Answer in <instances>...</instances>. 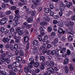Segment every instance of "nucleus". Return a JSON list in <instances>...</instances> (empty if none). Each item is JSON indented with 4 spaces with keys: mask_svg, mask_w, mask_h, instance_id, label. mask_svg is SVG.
I'll return each instance as SVG.
<instances>
[{
    "mask_svg": "<svg viewBox=\"0 0 75 75\" xmlns=\"http://www.w3.org/2000/svg\"><path fill=\"white\" fill-rule=\"evenodd\" d=\"M6 54L8 55V56H6V62L7 64H9V63H10V61H12L13 59V58L12 57L13 55L11 53L8 51L6 52ZM8 59L10 60H8Z\"/></svg>",
    "mask_w": 75,
    "mask_h": 75,
    "instance_id": "1",
    "label": "nucleus"
},
{
    "mask_svg": "<svg viewBox=\"0 0 75 75\" xmlns=\"http://www.w3.org/2000/svg\"><path fill=\"white\" fill-rule=\"evenodd\" d=\"M7 21H8V18L7 17H5L2 18L0 21V25H3L6 24Z\"/></svg>",
    "mask_w": 75,
    "mask_h": 75,
    "instance_id": "2",
    "label": "nucleus"
},
{
    "mask_svg": "<svg viewBox=\"0 0 75 75\" xmlns=\"http://www.w3.org/2000/svg\"><path fill=\"white\" fill-rule=\"evenodd\" d=\"M29 61H30V62L29 63H28V67L30 68H33V65L32 64L34 63V60L33 58H30L29 59Z\"/></svg>",
    "mask_w": 75,
    "mask_h": 75,
    "instance_id": "3",
    "label": "nucleus"
},
{
    "mask_svg": "<svg viewBox=\"0 0 75 75\" xmlns=\"http://www.w3.org/2000/svg\"><path fill=\"white\" fill-rule=\"evenodd\" d=\"M47 65L48 67H54V63L52 61H51L50 62H47Z\"/></svg>",
    "mask_w": 75,
    "mask_h": 75,
    "instance_id": "4",
    "label": "nucleus"
},
{
    "mask_svg": "<svg viewBox=\"0 0 75 75\" xmlns=\"http://www.w3.org/2000/svg\"><path fill=\"white\" fill-rule=\"evenodd\" d=\"M17 65L20 67V68H22V65L21 64V63L19 62H14L13 64V65L14 66V67H16V65Z\"/></svg>",
    "mask_w": 75,
    "mask_h": 75,
    "instance_id": "5",
    "label": "nucleus"
},
{
    "mask_svg": "<svg viewBox=\"0 0 75 75\" xmlns=\"http://www.w3.org/2000/svg\"><path fill=\"white\" fill-rule=\"evenodd\" d=\"M64 3L65 4L66 6L68 8H69L71 7V6H72V3L70 2L69 3L67 1H65Z\"/></svg>",
    "mask_w": 75,
    "mask_h": 75,
    "instance_id": "6",
    "label": "nucleus"
},
{
    "mask_svg": "<svg viewBox=\"0 0 75 75\" xmlns=\"http://www.w3.org/2000/svg\"><path fill=\"white\" fill-rule=\"evenodd\" d=\"M54 69L52 68H50V70L47 71V75H50V74H51L54 73Z\"/></svg>",
    "mask_w": 75,
    "mask_h": 75,
    "instance_id": "7",
    "label": "nucleus"
},
{
    "mask_svg": "<svg viewBox=\"0 0 75 75\" xmlns=\"http://www.w3.org/2000/svg\"><path fill=\"white\" fill-rule=\"evenodd\" d=\"M51 35H50L49 36V40L50 42L52 41V40L54 39L53 38H52V35L53 36H55V32H52L51 33Z\"/></svg>",
    "mask_w": 75,
    "mask_h": 75,
    "instance_id": "8",
    "label": "nucleus"
},
{
    "mask_svg": "<svg viewBox=\"0 0 75 75\" xmlns=\"http://www.w3.org/2000/svg\"><path fill=\"white\" fill-rule=\"evenodd\" d=\"M58 38H56L54 39V41L51 42V43L53 45H55L57 44V43L58 42Z\"/></svg>",
    "mask_w": 75,
    "mask_h": 75,
    "instance_id": "9",
    "label": "nucleus"
},
{
    "mask_svg": "<svg viewBox=\"0 0 75 75\" xmlns=\"http://www.w3.org/2000/svg\"><path fill=\"white\" fill-rule=\"evenodd\" d=\"M10 40V39H9L8 38V37H7L6 38H4L2 40V41L4 42H8Z\"/></svg>",
    "mask_w": 75,
    "mask_h": 75,
    "instance_id": "10",
    "label": "nucleus"
},
{
    "mask_svg": "<svg viewBox=\"0 0 75 75\" xmlns=\"http://www.w3.org/2000/svg\"><path fill=\"white\" fill-rule=\"evenodd\" d=\"M24 71L26 73L28 72H29L30 73H31V70H30V71L28 67H25L24 69Z\"/></svg>",
    "mask_w": 75,
    "mask_h": 75,
    "instance_id": "11",
    "label": "nucleus"
},
{
    "mask_svg": "<svg viewBox=\"0 0 75 75\" xmlns=\"http://www.w3.org/2000/svg\"><path fill=\"white\" fill-rule=\"evenodd\" d=\"M32 2L34 4H38L39 2H40V0H32Z\"/></svg>",
    "mask_w": 75,
    "mask_h": 75,
    "instance_id": "12",
    "label": "nucleus"
},
{
    "mask_svg": "<svg viewBox=\"0 0 75 75\" xmlns=\"http://www.w3.org/2000/svg\"><path fill=\"white\" fill-rule=\"evenodd\" d=\"M33 44L34 46H37L38 45V42L37 40H35L33 41Z\"/></svg>",
    "mask_w": 75,
    "mask_h": 75,
    "instance_id": "13",
    "label": "nucleus"
},
{
    "mask_svg": "<svg viewBox=\"0 0 75 75\" xmlns=\"http://www.w3.org/2000/svg\"><path fill=\"white\" fill-rule=\"evenodd\" d=\"M33 20V17H30V18H29L27 19V21H28V23H32Z\"/></svg>",
    "mask_w": 75,
    "mask_h": 75,
    "instance_id": "14",
    "label": "nucleus"
},
{
    "mask_svg": "<svg viewBox=\"0 0 75 75\" xmlns=\"http://www.w3.org/2000/svg\"><path fill=\"white\" fill-rule=\"evenodd\" d=\"M20 16H15V17L14 18V20L16 22L18 21V19L20 18Z\"/></svg>",
    "mask_w": 75,
    "mask_h": 75,
    "instance_id": "15",
    "label": "nucleus"
},
{
    "mask_svg": "<svg viewBox=\"0 0 75 75\" xmlns=\"http://www.w3.org/2000/svg\"><path fill=\"white\" fill-rule=\"evenodd\" d=\"M19 55L21 57H23L24 55V51L23 50H21L19 53Z\"/></svg>",
    "mask_w": 75,
    "mask_h": 75,
    "instance_id": "16",
    "label": "nucleus"
},
{
    "mask_svg": "<svg viewBox=\"0 0 75 75\" xmlns=\"http://www.w3.org/2000/svg\"><path fill=\"white\" fill-rule=\"evenodd\" d=\"M63 31H63L62 28H59L58 29V33H59V34H61V33H62L63 34Z\"/></svg>",
    "mask_w": 75,
    "mask_h": 75,
    "instance_id": "17",
    "label": "nucleus"
},
{
    "mask_svg": "<svg viewBox=\"0 0 75 75\" xmlns=\"http://www.w3.org/2000/svg\"><path fill=\"white\" fill-rule=\"evenodd\" d=\"M64 68L65 72H66V73H67H67H68V72H69V69L68 68V66H65L64 67Z\"/></svg>",
    "mask_w": 75,
    "mask_h": 75,
    "instance_id": "18",
    "label": "nucleus"
},
{
    "mask_svg": "<svg viewBox=\"0 0 75 75\" xmlns=\"http://www.w3.org/2000/svg\"><path fill=\"white\" fill-rule=\"evenodd\" d=\"M44 11L46 13H48L49 12V11H50V12H51V11H52V10H51V9H50L49 10V9L47 8H45V9H44Z\"/></svg>",
    "mask_w": 75,
    "mask_h": 75,
    "instance_id": "19",
    "label": "nucleus"
},
{
    "mask_svg": "<svg viewBox=\"0 0 75 75\" xmlns=\"http://www.w3.org/2000/svg\"><path fill=\"white\" fill-rule=\"evenodd\" d=\"M28 40H29V38L28 36H25L24 37V41L25 42H28Z\"/></svg>",
    "mask_w": 75,
    "mask_h": 75,
    "instance_id": "20",
    "label": "nucleus"
},
{
    "mask_svg": "<svg viewBox=\"0 0 75 75\" xmlns=\"http://www.w3.org/2000/svg\"><path fill=\"white\" fill-rule=\"evenodd\" d=\"M68 59L67 58H66L64 60V62L63 64H64V65H66V64H68Z\"/></svg>",
    "mask_w": 75,
    "mask_h": 75,
    "instance_id": "21",
    "label": "nucleus"
},
{
    "mask_svg": "<svg viewBox=\"0 0 75 75\" xmlns=\"http://www.w3.org/2000/svg\"><path fill=\"white\" fill-rule=\"evenodd\" d=\"M19 10H15V16H20V14H19V13H19Z\"/></svg>",
    "mask_w": 75,
    "mask_h": 75,
    "instance_id": "22",
    "label": "nucleus"
},
{
    "mask_svg": "<svg viewBox=\"0 0 75 75\" xmlns=\"http://www.w3.org/2000/svg\"><path fill=\"white\" fill-rule=\"evenodd\" d=\"M58 25L60 27H63V22L62 21H59L58 23Z\"/></svg>",
    "mask_w": 75,
    "mask_h": 75,
    "instance_id": "23",
    "label": "nucleus"
},
{
    "mask_svg": "<svg viewBox=\"0 0 75 75\" xmlns=\"http://www.w3.org/2000/svg\"><path fill=\"white\" fill-rule=\"evenodd\" d=\"M16 60L18 61H22V58L18 56L16 58Z\"/></svg>",
    "mask_w": 75,
    "mask_h": 75,
    "instance_id": "24",
    "label": "nucleus"
},
{
    "mask_svg": "<svg viewBox=\"0 0 75 75\" xmlns=\"http://www.w3.org/2000/svg\"><path fill=\"white\" fill-rule=\"evenodd\" d=\"M40 65V64L37 62H35L34 64V66L35 67H38V66Z\"/></svg>",
    "mask_w": 75,
    "mask_h": 75,
    "instance_id": "25",
    "label": "nucleus"
},
{
    "mask_svg": "<svg viewBox=\"0 0 75 75\" xmlns=\"http://www.w3.org/2000/svg\"><path fill=\"white\" fill-rule=\"evenodd\" d=\"M66 51V48L63 47L60 51V53L61 54L64 53V52H65Z\"/></svg>",
    "mask_w": 75,
    "mask_h": 75,
    "instance_id": "26",
    "label": "nucleus"
},
{
    "mask_svg": "<svg viewBox=\"0 0 75 75\" xmlns=\"http://www.w3.org/2000/svg\"><path fill=\"white\" fill-rule=\"evenodd\" d=\"M38 37V40L40 41H42V36L41 35H39Z\"/></svg>",
    "mask_w": 75,
    "mask_h": 75,
    "instance_id": "27",
    "label": "nucleus"
},
{
    "mask_svg": "<svg viewBox=\"0 0 75 75\" xmlns=\"http://www.w3.org/2000/svg\"><path fill=\"white\" fill-rule=\"evenodd\" d=\"M14 33H13V34L11 32L9 33L8 34L9 37V38H12L13 36V35H14Z\"/></svg>",
    "mask_w": 75,
    "mask_h": 75,
    "instance_id": "28",
    "label": "nucleus"
},
{
    "mask_svg": "<svg viewBox=\"0 0 75 75\" xmlns=\"http://www.w3.org/2000/svg\"><path fill=\"white\" fill-rule=\"evenodd\" d=\"M16 8H17V7L16 6H12L10 8V10H16Z\"/></svg>",
    "mask_w": 75,
    "mask_h": 75,
    "instance_id": "29",
    "label": "nucleus"
},
{
    "mask_svg": "<svg viewBox=\"0 0 75 75\" xmlns=\"http://www.w3.org/2000/svg\"><path fill=\"white\" fill-rule=\"evenodd\" d=\"M12 70L15 72H17V71H18V69L16 67H12Z\"/></svg>",
    "mask_w": 75,
    "mask_h": 75,
    "instance_id": "30",
    "label": "nucleus"
},
{
    "mask_svg": "<svg viewBox=\"0 0 75 75\" xmlns=\"http://www.w3.org/2000/svg\"><path fill=\"white\" fill-rule=\"evenodd\" d=\"M40 60L42 61H44L45 59V57L43 56H40Z\"/></svg>",
    "mask_w": 75,
    "mask_h": 75,
    "instance_id": "31",
    "label": "nucleus"
},
{
    "mask_svg": "<svg viewBox=\"0 0 75 75\" xmlns=\"http://www.w3.org/2000/svg\"><path fill=\"white\" fill-rule=\"evenodd\" d=\"M72 37L69 36L68 38V41L69 42L72 41L73 40V38Z\"/></svg>",
    "mask_w": 75,
    "mask_h": 75,
    "instance_id": "32",
    "label": "nucleus"
},
{
    "mask_svg": "<svg viewBox=\"0 0 75 75\" xmlns=\"http://www.w3.org/2000/svg\"><path fill=\"white\" fill-rule=\"evenodd\" d=\"M47 24V23L45 22H42L40 23V24L41 25H45Z\"/></svg>",
    "mask_w": 75,
    "mask_h": 75,
    "instance_id": "33",
    "label": "nucleus"
},
{
    "mask_svg": "<svg viewBox=\"0 0 75 75\" xmlns=\"http://www.w3.org/2000/svg\"><path fill=\"white\" fill-rule=\"evenodd\" d=\"M30 45V43H28L26 45V48L25 50V52H27L28 50V47H29V45Z\"/></svg>",
    "mask_w": 75,
    "mask_h": 75,
    "instance_id": "34",
    "label": "nucleus"
},
{
    "mask_svg": "<svg viewBox=\"0 0 75 75\" xmlns=\"http://www.w3.org/2000/svg\"><path fill=\"white\" fill-rule=\"evenodd\" d=\"M32 25H29L28 24L26 26V29H30V28H31V27H32Z\"/></svg>",
    "mask_w": 75,
    "mask_h": 75,
    "instance_id": "35",
    "label": "nucleus"
},
{
    "mask_svg": "<svg viewBox=\"0 0 75 75\" xmlns=\"http://www.w3.org/2000/svg\"><path fill=\"white\" fill-rule=\"evenodd\" d=\"M38 50H37V48H35L33 50V53L34 54H35L37 52Z\"/></svg>",
    "mask_w": 75,
    "mask_h": 75,
    "instance_id": "36",
    "label": "nucleus"
},
{
    "mask_svg": "<svg viewBox=\"0 0 75 75\" xmlns=\"http://www.w3.org/2000/svg\"><path fill=\"white\" fill-rule=\"evenodd\" d=\"M24 33V32L23 30H21L18 32V35H19L21 36Z\"/></svg>",
    "mask_w": 75,
    "mask_h": 75,
    "instance_id": "37",
    "label": "nucleus"
},
{
    "mask_svg": "<svg viewBox=\"0 0 75 75\" xmlns=\"http://www.w3.org/2000/svg\"><path fill=\"white\" fill-rule=\"evenodd\" d=\"M69 30L68 29H67L65 31H63V34H64L65 33H69Z\"/></svg>",
    "mask_w": 75,
    "mask_h": 75,
    "instance_id": "38",
    "label": "nucleus"
},
{
    "mask_svg": "<svg viewBox=\"0 0 75 75\" xmlns=\"http://www.w3.org/2000/svg\"><path fill=\"white\" fill-rule=\"evenodd\" d=\"M51 27H52L51 26H49L48 28L47 31L48 32H51V31H52V28H51Z\"/></svg>",
    "mask_w": 75,
    "mask_h": 75,
    "instance_id": "39",
    "label": "nucleus"
},
{
    "mask_svg": "<svg viewBox=\"0 0 75 75\" xmlns=\"http://www.w3.org/2000/svg\"><path fill=\"white\" fill-rule=\"evenodd\" d=\"M9 49L12 51H13L14 50V47L12 45H10Z\"/></svg>",
    "mask_w": 75,
    "mask_h": 75,
    "instance_id": "40",
    "label": "nucleus"
},
{
    "mask_svg": "<svg viewBox=\"0 0 75 75\" xmlns=\"http://www.w3.org/2000/svg\"><path fill=\"white\" fill-rule=\"evenodd\" d=\"M45 21H46L47 22H48V21H50V18H48V17L45 18Z\"/></svg>",
    "mask_w": 75,
    "mask_h": 75,
    "instance_id": "41",
    "label": "nucleus"
},
{
    "mask_svg": "<svg viewBox=\"0 0 75 75\" xmlns=\"http://www.w3.org/2000/svg\"><path fill=\"white\" fill-rule=\"evenodd\" d=\"M74 65L72 64H70V70L71 71H72V70H74Z\"/></svg>",
    "mask_w": 75,
    "mask_h": 75,
    "instance_id": "42",
    "label": "nucleus"
},
{
    "mask_svg": "<svg viewBox=\"0 0 75 75\" xmlns=\"http://www.w3.org/2000/svg\"><path fill=\"white\" fill-rule=\"evenodd\" d=\"M71 55V51L69 50H67V55Z\"/></svg>",
    "mask_w": 75,
    "mask_h": 75,
    "instance_id": "43",
    "label": "nucleus"
},
{
    "mask_svg": "<svg viewBox=\"0 0 75 75\" xmlns=\"http://www.w3.org/2000/svg\"><path fill=\"white\" fill-rule=\"evenodd\" d=\"M11 11H9L6 12L5 13V14H6V15H10V14H11Z\"/></svg>",
    "mask_w": 75,
    "mask_h": 75,
    "instance_id": "44",
    "label": "nucleus"
},
{
    "mask_svg": "<svg viewBox=\"0 0 75 75\" xmlns=\"http://www.w3.org/2000/svg\"><path fill=\"white\" fill-rule=\"evenodd\" d=\"M18 46L17 44H15L14 45V49L15 50H17L18 49Z\"/></svg>",
    "mask_w": 75,
    "mask_h": 75,
    "instance_id": "45",
    "label": "nucleus"
},
{
    "mask_svg": "<svg viewBox=\"0 0 75 75\" xmlns=\"http://www.w3.org/2000/svg\"><path fill=\"white\" fill-rule=\"evenodd\" d=\"M67 27L69 28V30H73V27L71 25H67Z\"/></svg>",
    "mask_w": 75,
    "mask_h": 75,
    "instance_id": "46",
    "label": "nucleus"
},
{
    "mask_svg": "<svg viewBox=\"0 0 75 75\" xmlns=\"http://www.w3.org/2000/svg\"><path fill=\"white\" fill-rule=\"evenodd\" d=\"M0 15H1V17H5V14L2 12H0Z\"/></svg>",
    "mask_w": 75,
    "mask_h": 75,
    "instance_id": "47",
    "label": "nucleus"
},
{
    "mask_svg": "<svg viewBox=\"0 0 75 75\" xmlns=\"http://www.w3.org/2000/svg\"><path fill=\"white\" fill-rule=\"evenodd\" d=\"M40 30L41 31H44L45 28L43 27L40 26L39 27Z\"/></svg>",
    "mask_w": 75,
    "mask_h": 75,
    "instance_id": "48",
    "label": "nucleus"
},
{
    "mask_svg": "<svg viewBox=\"0 0 75 75\" xmlns=\"http://www.w3.org/2000/svg\"><path fill=\"white\" fill-rule=\"evenodd\" d=\"M2 7L3 8H5L6 7V5L4 3H3L2 5Z\"/></svg>",
    "mask_w": 75,
    "mask_h": 75,
    "instance_id": "49",
    "label": "nucleus"
},
{
    "mask_svg": "<svg viewBox=\"0 0 75 75\" xmlns=\"http://www.w3.org/2000/svg\"><path fill=\"white\" fill-rule=\"evenodd\" d=\"M31 16H34L35 14V12L34 11H32L31 12Z\"/></svg>",
    "mask_w": 75,
    "mask_h": 75,
    "instance_id": "50",
    "label": "nucleus"
},
{
    "mask_svg": "<svg viewBox=\"0 0 75 75\" xmlns=\"http://www.w3.org/2000/svg\"><path fill=\"white\" fill-rule=\"evenodd\" d=\"M67 56V54L66 53H64V52L62 54V56L64 58H66Z\"/></svg>",
    "mask_w": 75,
    "mask_h": 75,
    "instance_id": "51",
    "label": "nucleus"
},
{
    "mask_svg": "<svg viewBox=\"0 0 75 75\" xmlns=\"http://www.w3.org/2000/svg\"><path fill=\"white\" fill-rule=\"evenodd\" d=\"M41 45L42 47L44 48V49H45V47H46V45H45V44L44 43H41Z\"/></svg>",
    "mask_w": 75,
    "mask_h": 75,
    "instance_id": "52",
    "label": "nucleus"
},
{
    "mask_svg": "<svg viewBox=\"0 0 75 75\" xmlns=\"http://www.w3.org/2000/svg\"><path fill=\"white\" fill-rule=\"evenodd\" d=\"M14 28H11L10 29V33H14Z\"/></svg>",
    "mask_w": 75,
    "mask_h": 75,
    "instance_id": "53",
    "label": "nucleus"
},
{
    "mask_svg": "<svg viewBox=\"0 0 75 75\" xmlns=\"http://www.w3.org/2000/svg\"><path fill=\"white\" fill-rule=\"evenodd\" d=\"M50 7L51 10H52L54 8V6L52 4L50 5Z\"/></svg>",
    "mask_w": 75,
    "mask_h": 75,
    "instance_id": "54",
    "label": "nucleus"
},
{
    "mask_svg": "<svg viewBox=\"0 0 75 75\" xmlns=\"http://www.w3.org/2000/svg\"><path fill=\"white\" fill-rule=\"evenodd\" d=\"M46 53L47 55H51V51H48L46 52Z\"/></svg>",
    "mask_w": 75,
    "mask_h": 75,
    "instance_id": "55",
    "label": "nucleus"
},
{
    "mask_svg": "<svg viewBox=\"0 0 75 75\" xmlns=\"http://www.w3.org/2000/svg\"><path fill=\"white\" fill-rule=\"evenodd\" d=\"M0 74L4 75L5 74H6V72L4 71H0Z\"/></svg>",
    "mask_w": 75,
    "mask_h": 75,
    "instance_id": "56",
    "label": "nucleus"
},
{
    "mask_svg": "<svg viewBox=\"0 0 75 75\" xmlns=\"http://www.w3.org/2000/svg\"><path fill=\"white\" fill-rule=\"evenodd\" d=\"M56 53V52L55 50H53L51 52L52 54V55H54Z\"/></svg>",
    "mask_w": 75,
    "mask_h": 75,
    "instance_id": "57",
    "label": "nucleus"
},
{
    "mask_svg": "<svg viewBox=\"0 0 75 75\" xmlns=\"http://www.w3.org/2000/svg\"><path fill=\"white\" fill-rule=\"evenodd\" d=\"M54 18L55 19H58V18H59V15H55L54 16Z\"/></svg>",
    "mask_w": 75,
    "mask_h": 75,
    "instance_id": "58",
    "label": "nucleus"
},
{
    "mask_svg": "<svg viewBox=\"0 0 75 75\" xmlns=\"http://www.w3.org/2000/svg\"><path fill=\"white\" fill-rule=\"evenodd\" d=\"M53 23L54 24H57L58 23V21L56 20H54L53 21Z\"/></svg>",
    "mask_w": 75,
    "mask_h": 75,
    "instance_id": "59",
    "label": "nucleus"
},
{
    "mask_svg": "<svg viewBox=\"0 0 75 75\" xmlns=\"http://www.w3.org/2000/svg\"><path fill=\"white\" fill-rule=\"evenodd\" d=\"M43 50L44 49V48H43V47H42V46H40V47H39V50L40 51H42V50Z\"/></svg>",
    "mask_w": 75,
    "mask_h": 75,
    "instance_id": "60",
    "label": "nucleus"
},
{
    "mask_svg": "<svg viewBox=\"0 0 75 75\" xmlns=\"http://www.w3.org/2000/svg\"><path fill=\"white\" fill-rule=\"evenodd\" d=\"M61 3L62 4H60L61 6L62 7H65V6H66V5L64 4L65 3H64V4L62 2Z\"/></svg>",
    "mask_w": 75,
    "mask_h": 75,
    "instance_id": "61",
    "label": "nucleus"
},
{
    "mask_svg": "<svg viewBox=\"0 0 75 75\" xmlns=\"http://www.w3.org/2000/svg\"><path fill=\"white\" fill-rule=\"evenodd\" d=\"M45 69V67H44V66L41 65L40 66L41 70H43V69Z\"/></svg>",
    "mask_w": 75,
    "mask_h": 75,
    "instance_id": "62",
    "label": "nucleus"
},
{
    "mask_svg": "<svg viewBox=\"0 0 75 75\" xmlns=\"http://www.w3.org/2000/svg\"><path fill=\"white\" fill-rule=\"evenodd\" d=\"M40 71V70L39 69H36L35 70V72L36 73H39V72Z\"/></svg>",
    "mask_w": 75,
    "mask_h": 75,
    "instance_id": "63",
    "label": "nucleus"
},
{
    "mask_svg": "<svg viewBox=\"0 0 75 75\" xmlns=\"http://www.w3.org/2000/svg\"><path fill=\"white\" fill-rule=\"evenodd\" d=\"M18 25V22L16 21L13 23L14 26H17Z\"/></svg>",
    "mask_w": 75,
    "mask_h": 75,
    "instance_id": "64",
    "label": "nucleus"
}]
</instances>
